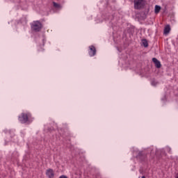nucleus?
<instances>
[{
    "instance_id": "obj_14",
    "label": "nucleus",
    "mask_w": 178,
    "mask_h": 178,
    "mask_svg": "<svg viewBox=\"0 0 178 178\" xmlns=\"http://www.w3.org/2000/svg\"><path fill=\"white\" fill-rule=\"evenodd\" d=\"M59 178H67V177L66 175H61Z\"/></svg>"
},
{
    "instance_id": "obj_3",
    "label": "nucleus",
    "mask_w": 178,
    "mask_h": 178,
    "mask_svg": "<svg viewBox=\"0 0 178 178\" xmlns=\"http://www.w3.org/2000/svg\"><path fill=\"white\" fill-rule=\"evenodd\" d=\"M19 120L22 123H26L27 120H29V115L24 113H22L21 116L19 117Z\"/></svg>"
},
{
    "instance_id": "obj_10",
    "label": "nucleus",
    "mask_w": 178,
    "mask_h": 178,
    "mask_svg": "<svg viewBox=\"0 0 178 178\" xmlns=\"http://www.w3.org/2000/svg\"><path fill=\"white\" fill-rule=\"evenodd\" d=\"M53 5L56 9H60L62 8V6L56 2H53Z\"/></svg>"
},
{
    "instance_id": "obj_13",
    "label": "nucleus",
    "mask_w": 178,
    "mask_h": 178,
    "mask_svg": "<svg viewBox=\"0 0 178 178\" xmlns=\"http://www.w3.org/2000/svg\"><path fill=\"white\" fill-rule=\"evenodd\" d=\"M156 84H158V82H156V81L153 80V81H152V86H156Z\"/></svg>"
},
{
    "instance_id": "obj_1",
    "label": "nucleus",
    "mask_w": 178,
    "mask_h": 178,
    "mask_svg": "<svg viewBox=\"0 0 178 178\" xmlns=\"http://www.w3.org/2000/svg\"><path fill=\"white\" fill-rule=\"evenodd\" d=\"M31 29L33 31H35L36 33L38 31H41V29H42V24H41L40 21H34L31 24Z\"/></svg>"
},
{
    "instance_id": "obj_15",
    "label": "nucleus",
    "mask_w": 178,
    "mask_h": 178,
    "mask_svg": "<svg viewBox=\"0 0 178 178\" xmlns=\"http://www.w3.org/2000/svg\"><path fill=\"white\" fill-rule=\"evenodd\" d=\"M167 149H168V152H170V148L168 147Z\"/></svg>"
},
{
    "instance_id": "obj_4",
    "label": "nucleus",
    "mask_w": 178,
    "mask_h": 178,
    "mask_svg": "<svg viewBox=\"0 0 178 178\" xmlns=\"http://www.w3.org/2000/svg\"><path fill=\"white\" fill-rule=\"evenodd\" d=\"M136 158L140 161H145V158H147V154H145V152H140Z\"/></svg>"
},
{
    "instance_id": "obj_16",
    "label": "nucleus",
    "mask_w": 178,
    "mask_h": 178,
    "mask_svg": "<svg viewBox=\"0 0 178 178\" xmlns=\"http://www.w3.org/2000/svg\"><path fill=\"white\" fill-rule=\"evenodd\" d=\"M141 178H145V176L143 175Z\"/></svg>"
},
{
    "instance_id": "obj_6",
    "label": "nucleus",
    "mask_w": 178,
    "mask_h": 178,
    "mask_svg": "<svg viewBox=\"0 0 178 178\" xmlns=\"http://www.w3.org/2000/svg\"><path fill=\"white\" fill-rule=\"evenodd\" d=\"M152 62L154 63V65L157 69H161V67L162 66V65H161V61H159L158 59H156V58H153Z\"/></svg>"
},
{
    "instance_id": "obj_7",
    "label": "nucleus",
    "mask_w": 178,
    "mask_h": 178,
    "mask_svg": "<svg viewBox=\"0 0 178 178\" xmlns=\"http://www.w3.org/2000/svg\"><path fill=\"white\" fill-rule=\"evenodd\" d=\"M46 175L49 178H54V170L52 169H49L46 172Z\"/></svg>"
},
{
    "instance_id": "obj_17",
    "label": "nucleus",
    "mask_w": 178,
    "mask_h": 178,
    "mask_svg": "<svg viewBox=\"0 0 178 178\" xmlns=\"http://www.w3.org/2000/svg\"><path fill=\"white\" fill-rule=\"evenodd\" d=\"M177 178H178V177Z\"/></svg>"
},
{
    "instance_id": "obj_8",
    "label": "nucleus",
    "mask_w": 178,
    "mask_h": 178,
    "mask_svg": "<svg viewBox=\"0 0 178 178\" xmlns=\"http://www.w3.org/2000/svg\"><path fill=\"white\" fill-rule=\"evenodd\" d=\"M170 33V25H166L164 28L163 34L165 35Z\"/></svg>"
},
{
    "instance_id": "obj_2",
    "label": "nucleus",
    "mask_w": 178,
    "mask_h": 178,
    "mask_svg": "<svg viewBox=\"0 0 178 178\" xmlns=\"http://www.w3.org/2000/svg\"><path fill=\"white\" fill-rule=\"evenodd\" d=\"M134 8L137 10L144 8V0H134Z\"/></svg>"
},
{
    "instance_id": "obj_12",
    "label": "nucleus",
    "mask_w": 178,
    "mask_h": 178,
    "mask_svg": "<svg viewBox=\"0 0 178 178\" xmlns=\"http://www.w3.org/2000/svg\"><path fill=\"white\" fill-rule=\"evenodd\" d=\"M150 152V154L152 155H158V152H156V149H155V152L152 148L149 149Z\"/></svg>"
},
{
    "instance_id": "obj_11",
    "label": "nucleus",
    "mask_w": 178,
    "mask_h": 178,
    "mask_svg": "<svg viewBox=\"0 0 178 178\" xmlns=\"http://www.w3.org/2000/svg\"><path fill=\"white\" fill-rule=\"evenodd\" d=\"M154 10H155V13H158L159 12L161 11V6L158 5L155 6Z\"/></svg>"
},
{
    "instance_id": "obj_9",
    "label": "nucleus",
    "mask_w": 178,
    "mask_h": 178,
    "mask_svg": "<svg viewBox=\"0 0 178 178\" xmlns=\"http://www.w3.org/2000/svg\"><path fill=\"white\" fill-rule=\"evenodd\" d=\"M142 44L145 47V48H147L148 47V41H147V39H143L142 40Z\"/></svg>"
},
{
    "instance_id": "obj_5",
    "label": "nucleus",
    "mask_w": 178,
    "mask_h": 178,
    "mask_svg": "<svg viewBox=\"0 0 178 178\" xmlns=\"http://www.w3.org/2000/svg\"><path fill=\"white\" fill-rule=\"evenodd\" d=\"M97 54V49H95V47L94 46H90L89 47V55L90 56H95V54Z\"/></svg>"
}]
</instances>
